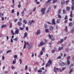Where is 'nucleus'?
Returning <instances> with one entry per match:
<instances>
[{"mask_svg": "<svg viewBox=\"0 0 74 74\" xmlns=\"http://www.w3.org/2000/svg\"><path fill=\"white\" fill-rule=\"evenodd\" d=\"M34 70L35 71H37L38 70V69H37V67L35 68L34 69Z\"/></svg>", "mask_w": 74, "mask_h": 74, "instance_id": "nucleus-45", "label": "nucleus"}, {"mask_svg": "<svg viewBox=\"0 0 74 74\" xmlns=\"http://www.w3.org/2000/svg\"><path fill=\"white\" fill-rule=\"evenodd\" d=\"M61 4L62 5H64L65 3V2H64V1H62L61 2Z\"/></svg>", "mask_w": 74, "mask_h": 74, "instance_id": "nucleus-28", "label": "nucleus"}, {"mask_svg": "<svg viewBox=\"0 0 74 74\" xmlns=\"http://www.w3.org/2000/svg\"><path fill=\"white\" fill-rule=\"evenodd\" d=\"M11 33L12 35H15V34L14 33V32H13V30H11Z\"/></svg>", "mask_w": 74, "mask_h": 74, "instance_id": "nucleus-46", "label": "nucleus"}, {"mask_svg": "<svg viewBox=\"0 0 74 74\" xmlns=\"http://www.w3.org/2000/svg\"><path fill=\"white\" fill-rule=\"evenodd\" d=\"M18 25L19 26H21L22 25V23L20 22H18Z\"/></svg>", "mask_w": 74, "mask_h": 74, "instance_id": "nucleus-25", "label": "nucleus"}, {"mask_svg": "<svg viewBox=\"0 0 74 74\" xmlns=\"http://www.w3.org/2000/svg\"><path fill=\"white\" fill-rule=\"evenodd\" d=\"M42 70H38V72L39 73H41L42 72Z\"/></svg>", "mask_w": 74, "mask_h": 74, "instance_id": "nucleus-49", "label": "nucleus"}, {"mask_svg": "<svg viewBox=\"0 0 74 74\" xmlns=\"http://www.w3.org/2000/svg\"><path fill=\"white\" fill-rule=\"evenodd\" d=\"M27 34L25 32L24 34L23 38H25V37H27Z\"/></svg>", "mask_w": 74, "mask_h": 74, "instance_id": "nucleus-12", "label": "nucleus"}, {"mask_svg": "<svg viewBox=\"0 0 74 74\" xmlns=\"http://www.w3.org/2000/svg\"><path fill=\"white\" fill-rule=\"evenodd\" d=\"M65 30L66 32H67L68 29H67V26H66Z\"/></svg>", "mask_w": 74, "mask_h": 74, "instance_id": "nucleus-38", "label": "nucleus"}, {"mask_svg": "<svg viewBox=\"0 0 74 74\" xmlns=\"http://www.w3.org/2000/svg\"><path fill=\"white\" fill-rule=\"evenodd\" d=\"M26 41H25L24 46L23 48V49H25V48H26Z\"/></svg>", "mask_w": 74, "mask_h": 74, "instance_id": "nucleus-13", "label": "nucleus"}, {"mask_svg": "<svg viewBox=\"0 0 74 74\" xmlns=\"http://www.w3.org/2000/svg\"><path fill=\"white\" fill-rule=\"evenodd\" d=\"M32 47V44L30 43L28 46V49H30Z\"/></svg>", "mask_w": 74, "mask_h": 74, "instance_id": "nucleus-4", "label": "nucleus"}, {"mask_svg": "<svg viewBox=\"0 0 74 74\" xmlns=\"http://www.w3.org/2000/svg\"><path fill=\"white\" fill-rule=\"evenodd\" d=\"M55 52V50H52L51 51V53H53Z\"/></svg>", "mask_w": 74, "mask_h": 74, "instance_id": "nucleus-48", "label": "nucleus"}, {"mask_svg": "<svg viewBox=\"0 0 74 74\" xmlns=\"http://www.w3.org/2000/svg\"><path fill=\"white\" fill-rule=\"evenodd\" d=\"M48 66L49 67L50 66V64H49L47 63L46 65V67H47Z\"/></svg>", "mask_w": 74, "mask_h": 74, "instance_id": "nucleus-27", "label": "nucleus"}, {"mask_svg": "<svg viewBox=\"0 0 74 74\" xmlns=\"http://www.w3.org/2000/svg\"><path fill=\"white\" fill-rule=\"evenodd\" d=\"M27 66L26 65L25 66V70H27Z\"/></svg>", "mask_w": 74, "mask_h": 74, "instance_id": "nucleus-58", "label": "nucleus"}, {"mask_svg": "<svg viewBox=\"0 0 74 74\" xmlns=\"http://www.w3.org/2000/svg\"><path fill=\"white\" fill-rule=\"evenodd\" d=\"M70 13V16L71 18H72V17H73V11H71Z\"/></svg>", "mask_w": 74, "mask_h": 74, "instance_id": "nucleus-16", "label": "nucleus"}, {"mask_svg": "<svg viewBox=\"0 0 74 74\" xmlns=\"http://www.w3.org/2000/svg\"><path fill=\"white\" fill-rule=\"evenodd\" d=\"M14 58H17L18 56H17V55H15L14 56Z\"/></svg>", "mask_w": 74, "mask_h": 74, "instance_id": "nucleus-51", "label": "nucleus"}, {"mask_svg": "<svg viewBox=\"0 0 74 74\" xmlns=\"http://www.w3.org/2000/svg\"><path fill=\"white\" fill-rule=\"evenodd\" d=\"M15 33H16V34H18L19 33V30L17 29L16 30Z\"/></svg>", "mask_w": 74, "mask_h": 74, "instance_id": "nucleus-24", "label": "nucleus"}, {"mask_svg": "<svg viewBox=\"0 0 74 74\" xmlns=\"http://www.w3.org/2000/svg\"><path fill=\"white\" fill-rule=\"evenodd\" d=\"M63 47H61V48H60V47H59L58 48V50H59V51H60V50H62V49H63Z\"/></svg>", "mask_w": 74, "mask_h": 74, "instance_id": "nucleus-21", "label": "nucleus"}, {"mask_svg": "<svg viewBox=\"0 0 74 74\" xmlns=\"http://www.w3.org/2000/svg\"><path fill=\"white\" fill-rule=\"evenodd\" d=\"M4 74H7V73H8V72L7 71H5L3 72Z\"/></svg>", "mask_w": 74, "mask_h": 74, "instance_id": "nucleus-50", "label": "nucleus"}, {"mask_svg": "<svg viewBox=\"0 0 74 74\" xmlns=\"http://www.w3.org/2000/svg\"><path fill=\"white\" fill-rule=\"evenodd\" d=\"M4 15V14L3 13H0V17H2Z\"/></svg>", "mask_w": 74, "mask_h": 74, "instance_id": "nucleus-31", "label": "nucleus"}, {"mask_svg": "<svg viewBox=\"0 0 74 74\" xmlns=\"http://www.w3.org/2000/svg\"><path fill=\"white\" fill-rule=\"evenodd\" d=\"M16 63V59L15 58L14 60H13V64H15Z\"/></svg>", "mask_w": 74, "mask_h": 74, "instance_id": "nucleus-30", "label": "nucleus"}, {"mask_svg": "<svg viewBox=\"0 0 74 74\" xmlns=\"http://www.w3.org/2000/svg\"><path fill=\"white\" fill-rule=\"evenodd\" d=\"M15 41H17L18 40V38H16L14 40Z\"/></svg>", "mask_w": 74, "mask_h": 74, "instance_id": "nucleus-62", "label": "nucleus"}, {"mask_svg": "<svg viewBox=\"0 0 74 74\" xmlns=\"http://www.w3.org/2000/svg\"><path fill=\"white\" fill-rule=\"evenodd\" d=\"M33 22H34V23H35V22L33 20H32V21H29V25H31L32 24V23H33Z\"/></svg>", "mask_w": 74, "mask_h": 74, "instance_id": "nucleus-8", "label": "nucleus"}, {"mask_svg": "<svg viewBox=\"0 0 74 74\" xmlns=\"http://www.w3.org/2000/svg\"><path fill=\"white\" fill-rule=\"evenodd\" d=\"M7 27V25L4 24H3L1 26V28H5Z\"/></svg>", "mask_w": 74, "mask_h": 74, "instance_id": "nucleus-14", "label": "nucleus"}, {"mask_svg": "<svg viewBox=\"0 0 74 74\" xmlns=\"http://www.w3.org/2000/svg\"><path fill=\"white\" fill-rule=\"evenodd\" d=\"M73 32H74V28L73 29H72L71 31V33H72Z\"/></svg>", "mask_w": 74, "mask_h": 74, "instance_id": "nucleus-56", "label": "nucleus"}, {"mask_svg": "<svg viewBox=\"0 0 74 74\" xmlns=\"http://www.w3.org/2000/svg\"><path fill=\"white\" fill-rule=\"evenodd\" d=\"M69 1H70V0H67L66 1V4H67V3H69Z\"/></svg>", "mask_w": 74, "mask_h": 74, "instance_id": "nucleus-47", "label": "nucleus"}, {"mask_svg": "<svg viewBox=\"0 0 74 74\" xmlns=\"http://www.w3.org/2000/svg\"><path fill=\"white\" fill-rule=\"evenodd\" d=\"M18 21V19H14V21L15 22V23H16V21Z\"/></svg>", "mask_w": 74, "mask_h": 74, "instance_id": "nucleus-59", "label": "nucleus"}, {"mask_svg": "<svg viewBox=\"0 0 74 74\" xmlns=\"http://www.w3.org/2000/svg\"><path fill=\"white\" fill-rule=\"evenodd\" d=\"M44 27L45 29H47L48 27L47 25L45 24L44 25Z\"/></svg>", "mask_w": 74, "mask_h": 74, "instance_id": "nucleus-23", "label": "nucleus"}, {"mask_svg": "<svg viewBox=\"0 0 74 74\" xmlns=\"http://www.w3.org/2000/svg\"><path fill=\"white\" fill-rule=\"evenodd\" d=\"M48 63H49L50 64H51V65H52V62L51 60H49L48 62Z\"/></svg>", "mask_w": 74, "mask_h": 74, "instance_id": "nucleus-18", "label": "nucleus"}, {"mask_svg": "<svg viewBox=\"0 0 74 74\" xmlns=\"http://www.w3.org/2000/svg\"><path fill=\"white\" fill-rule=\"evenodd\" d=\"M67 62L68 65H69V64H70V62L69 60H67Z\"/></svg>", "mask_w": 74, "mask_h": 74, "instance_id": "nucleus-36", "label": "nucleus"}, {"mask_svg": "<svg viewBox=\"0 0 74 74\" xmlns=\"http://www.w3.org/2000/svg\"><path fill=\"white\" fill-rule=\"evenodd\" d=\"M51 25H56V23H55V19H53L52 20Z\"/></svg>", "mask_w": 74, "mask_h": 74, "instance_id": "nucleus-5", "label": "nucleus"}, {"mask_svg": "<svg viewBox=\"0 0 74 74\" xmlns=\"http://www.w3.org/2000/svg\"><path fill=\"white\" fill-rule=\"evenodd\" d=\"M69 26H73V23L71 22L69 23Z\"/></svg>", "mask_w": 74, "mask_h": 74, "instance_id": "nucleus-17", "label": "nucleus"}, {"mask_svg": "<svg viewBox=\"0 0 74 74\" xmlns=\"http://www.w3.org/2000/svg\"><path fill=\"white\" fill-rule=\"evenodd\" d=\"M12 13H14V10L12 9Z\"/></svg>", "mask_w": 74, "mask_h": 74, "instance_id": "nucleus-63", "label": "nucleus"}, {"mask_svg": "<svg viewBox=\"0 0 74 74\" xmlns=\"http://www.w3.org/2000/svg\"><path fill=\"white\" fill-rule=\"evenodd\" d=\"M10 28H11V27H12V23H10Z\"/></svg>", "mask_w": 74, "mask_h": 74, "instance_id": "nucleus-60", "label": "nucleus"}, {"mask_svg": "<svg viewBox=\"0 0 74 74\" xmlns=\"http://www.w3.org/2000/svg\"><path fill=\"white\" fill-rule=\"evenodd\" d=\"M49 38H51V41H54V40H55L54 37H53V35H51L50 34H49Z\"/></svg>", "mask_w": 74, "mask_h": 74, "instance_id": "nucleus-1", "label": "nucleus"}, {"mask_svg": "<svg viewBox=\"0 0 74 74\" xmlns=\"http://www.w3.org/2000/svg\"><path fill=\"white\" fill-rule=\"evenodd\" d=\"M51 6H49V9H48L47 10V13L51 11Z\"/></svg>", "mask_w": 74, "mask_h": 74, "instance_id": "nucleus-11", "label": "nucleus"}, {"mask_svg": "<svg viewBox=\"0 0 74 74\" xmlns=\"http://www.w3.org/2000/svg\"><path fill=\"white\" fill-rule=\"evenodd\" d=\"M71 10L73 11L74 10V5H72L71 8Z\"/></svg>", "mask_w": 74, "mask_h": 74, "instance_id": "nucleus-35", "label": "nucleus"}, {"mask_svg": "<svg viewBox=\"0 0 74 74\" xmlns=\"http://www.w3.org/2000/svg\"><path fill=\"white\" fill-rule=\"evenodd\" d=\"M63 14H65V12H66V11L64 10V9L62 10Z\"/></svg>", "mask_w": 74, "mask_h": 74, "instance_id": "nucleus-52", "label": "nucleus"}, {"mask_svg": "<svg viewBox=\"0 0 74 74\" xmlns=\"http://www.w3.org/2000/svg\"><path fill=\"white\" fill-rule=\"evenodd\" d=\"M73 72V69H72L69 72V74H71Z\"/></svg>", "mask_w": 74, "mask_h": 74, "instance_id": "nucleus-39", "label": "nucleus"}, {"mask_svg": "<svg viewBox=\"0 0 74 74\" xmlns=\"http://www.w3.org/2000/svg\"><path fill=\"white\" fill-rule=\"evenodd\" d=\"M63 42V39H61L60 40V43L62 44Z\"/></svg>", "mask_w": 74, "mask_h": 74, "instance_id": "nucleus-32", "label": "nucleus"}, {"mask_svg": "<svg viewBox=\"0 0 74 74\" xmlns=\"http://www.w3.org/2000/svg\"><path fill=\"white\" fill-rule=\"evenodd\" d=\"M19 12H17V16H19Z\"/></svg>", "mask_w": 74, "mask_h": 74, "instance_id": "nucleus-55", "label": "nucleus"}, {"mask_svg": "<svg viewBox=\"0 0 74 74\" xmlns=\"http://www.w3.org/2000/svg\"><path fill=\"white\" fill-rule=\"evenodd\" d=\"M57 16H58V18H60V19H61L62 18V16L60 15H59V14L57 15Z\"/></svg>", "mask_w": 74, "mask_h": 74, "instance_id": "nucleus-41", "label": "nucleus"}, {"mask_svg": "<svg viewBox=\"0 0 74 74\" xmlns=\"http://www.w3.org/2000/svg\"><path fill=\"white\" fill-rule=\"evenodd\" d=\"M57 59H62V57L61 56H59L57 58Z\"/></svg>", "mask_w": 74, "mask_h": 74, "instance_id": "nucleus-44", "label": "nucleus"}, {"mask_svg": "<svg viewBox=\"0 0 74 74\" xmlns=\"http://www.w3.org/2000/svg\"><path fill=\"white\" fill-rule=\"evenodd\" d=\"M20 29L21 30H23V27L22 28V27H21L20 28Z\"/></svg>", "mask_w": 74, "mask_h": 74, "instance_id": "nucleus-61", "label": "nucleus"}, {"mask_svg": "<svg viewBox=\"0 0 74 74\" xmlns=\"http://www.w3.org/2000/svg\"><path fill=\"white\" fill-rule=\"evenodd\" d=\"M61 11H62V10L60 9L58 11V14L59 15H60L61 13Z\"/></svg>", "mask_w": 74, "mask_h": 74, "instance_id": "nucleus-19", "label": "nucleus"}, {"mask_svg": "<svg viewBox=\"0 0 74 74\" xmlns=\"http://www.w3.org/2000/svg\"><path fill=\"white\" fill-rule=\"evenodd\" d=\"M11 52V50H10L9 51H7L6 52L7 53H9V52Z\"/></svg>", "mask_w": 74, "mask_h": 74, "instance_id": "nucleus-53", "label": "nucleus"}, {"mask_svg": "<svg viewBox=\"0 0 74 74\" xmlns=\"http://www.w3.org/2000/svg\"><path fill=\"white\" fill-rule=\"evenodd\" d=\"M60 21V19H58L56 23H59Z\"/></svg>", "mask_w": 74, "mask_h": 74, "instance_id": "nucleus-33", "label": "nucleus"}, {"mask_svg": "<svg viewBox=\"0 0 74 74\" xmlns=\"http://www.w3.org/2000/svg\"><path fill=\"white\" fill-rule=\"evenodd\" d=\"M40 30H38L36 32V34L37 35H38V34H40Z\"/></svg>", "mask_w": 74, "mask_h": 74, "instance_id": "nucleus-15", "label": "nucleus"}, {"mask_svg": "<svg viewBox=\"0 0 74 74\" xmlns=\"http://www.w3.org/2000/svg\"><path fill=\"white\" fill-rule=\"evenodd\" d=\"M40 46H41V47H42V46L43 45H45V43H44V42L42 41L40 43Z\"/></svg>", "mask_w": 74, "mask_h": 74, "instance_id": "nucleus-9", "label": "nucleus"}, {"mask_svg": "<svg viewBox=\"0 0 74 74\" xmlns=\"http://www.w3.org/2000/svg\"><path fill=\"white\" fill-rule=\"evenodd\" d=\"M70 9V7H67L66 8V10L67 11H69Z\"/></svg>", "mask_w": 74, "mask_h": 74, "instance_id": "nucleus-20", "label": "nucleus"}, {"mask_svg": "<svg viewBox=\"0 0 74 74\" xmlns=\"http://www.w3.org/2000/svg\"><path fill=\"white\" fill-rule=\"evenodd\" d=\"M56 70H59V69L58 68H56V66H55L54 68V71L56 73V72H57Z\"/></svg>", "mask_w": 74, "mask_h": 74, "instance_id": "nucleus-7", "label": "nucleus"}, {"mask_svg": "<svg viewBox=\"0 0 74 74\" xmlns=\"http://www.w3.org/2000/svg\"><path fill=\"white\" fill-rule=\"evenodd\" d=\"M42 51H45V48L42 47Z\"/></svg>", "mask_w": 74, "mask_h": 74, "instance_id": "nucleus-57", "label": "nucleus"}, {"mask_svg": "<svg viewBox=\"0 0 74 74\" xmlns=\"http://www.w3.org/2000/svg\"><path fill=\"white\" fill-rule=\"evenodd\" d=\"M23 23L25 24H26L27 23V21L26 20H24L23 21Z\"/></svg>", "mask_w": 74, "mask_h": 74, "instance_id": "nucleus-26", "label": "nucleus"}, {"mask_svg": "<svg viewBox=\"0 0 74 74\" xmlns=\"http://www.w3.org/2000/svg\"><path fill=\"white\" fill-rule=\"evenodd\" d=\"M67 22H68V21L67 20H65V21H64V23H67Z\"/></svg>", "mask_w": 74, "mask_h": 74, "instance_id": "nucleus-64", "label": "nucleus"}, {"mask_svg": "<svg viewBox=\"0 0 74 74\" xmlns=\"http://www.w3.org/2000/svg\"><path fill=\"white\" fill-rule=\"evenodd\" d=\"M24 10H23V11L21 12V14H22L23 15H22V16H23V14H24Z\"/></svg>", "mask_w": 74, "mask_h": 74, "instance_id": "nucleus-54", "label": "nucleus"}, {"mask_svg": "<svg viewBox=\"0 0 74 74\" xmlns=\"http://www.w3.org/2000/svg\"><path fill=\"white\" fill-rule=\"evenodd\" d=\"M42 54H43V51H41L40 52V55H42Z\"/></svg>", "mask_w": 74, "mask_h": 74, "instance_id": "nucleus-43", "label": "nucleus"}, {"mask_svg": "<svg viewBox=\"0 0 74 74\" xmlns=\"http://www.w3.org/2000/svg\"><path fill=\"white\" fill-rule=\"evenodd\" d=\"M52 0H48V1L46 2V5H49L51 3V1Z\"/></svg>", "mask_w": 74, "mask_h": 74, "instance_id": "nucleus-6", "label": "nucleus"}, {"mask_svg": "<svg viewBox=\"0 0 74 74\" xmlns=\"http://www.w3.org/2000/svg\"><path fill=\"white\" fill-rule=\"evenodd\" d=\"M53 30V27L52 26H51L49 28V30L50 31H52Z\"/></svg>", "mask_w": 74, "mask_h": 74, "instance_id": "nucleus-10", "label": "nucleus"}, {"mask_svg": "<svg viewBox=\"0 0 74 74\" xmlns=\"http://www.w3.org/2000/svg\"><path fill=\"white\" fill-rule=\"evenodd\" d=\"M69 59H70V56H69L67 57V60H69Z\"/></svg>", "mask_w": 74, "mask_h": 74, "instance_id": "nucleus-34", "label": "nucleus"}, {"mask_svg": "<svg viewBox=\"0 0 74 74\" xmlns=\"http://www.w3.org/2000/svg\"><path fill=\"white\" fill-rule=\"evenodd\" d=\"M57 2V0H53V3H55Z\"/></svg>", "mask_w": 74, "mask_h": 74, "instance_id": "nucleus-40", "label": "nucleus"}, {"mask_svg": "<svg viewBox=\"0 0 74 74\" xmlns=\"http://www.w3.org/2000/svg\"><path fill=\"white\" fill-rule=\"evenodd\" d=\"M19 5H18V8H21V2H19Z\"/></svg>", "mask_w": 74, "mask_h": 74, "instance_id": "nucleus-22", "label": "nucleus"}, {"mask_svg": "<svg viewBox=\"0 0 74 74\" xmlns=\"http://www.w3.org/2000/svg\"><path fill=\"white\" fill-rule=\"evenodd\" d=\"M65 51H66V52H69V48H66L65 49Z\"/></svg>", "mask_w": 74, "mask_h": 74, "instance_id": "nucleus-42", "label": "nucleus"}, {"mask_svg": "<svg viewBox=\"0 0 74 74\" xmlns=\"http://www.w3.org/2000/svg\"><path fill=\"white\" fill-rule=\"evenodd\" d=\"M66 64V63H64L63 62H62V61H61L59 64V65L60 66H64V65H65Z\"/></svg>", "mask_w": 74, "mask_h": 74, "instance_id": "nucleus-3", "label": "nucleus"}, {"mask_svg": "<svg viewBox=\"0 0 74 74\" xmlns=\"http://www.w3.org/2000/svg\"><path fill=\"white\" fill-rule=\"evenodd\" d=\"M68 18V17H67V15H66L65 17V18H64V19H65V20L67 19Z\"/></svg>", "mask_w": 74, "mask_h": 74, "instance_id": "nucleus-37", "label": "nucleus"}, {"mask_svg": "<svg viewBox=\"0 0 74 74\" xmlns=\"http://www.w3.org/2000/svg\"><path fill=\"white\" fill-rule=\"evenodd\" d=\"M45 10H46V8H42L41 9V11L42 12V15H44V14Z\"/></svg>", "mask_w": 74, "mask_h": 74, "instance_id": "nucleus-2", "label": "nucleus"}, {"mask_svg": "<svg viewBox=\"0 0 74 74\" xmlns=\"http://www.w3.org/2000/svg\"><path fill=\"white\" fill-rule=\"evenodd\" d=\"M45 31L46 33H49V31L48 29H46L45 30Z\"/></svg>", "mask_w": 74, "mask_h": 74, "instance_id": "nucleus-29", "label": "nucleus"}]
</instances>
